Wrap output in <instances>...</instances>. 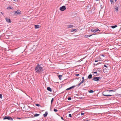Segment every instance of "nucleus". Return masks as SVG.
Here are the masks:
<instances>
[{
  "label": "nucleus",
  "mask_w": 121,
  "mask_h": 121,
  "mask_svg": "<svg viewBox=\"0 0 121 121\" xmlns=\"http://www.w3.org/2000/svg\"><path fill=\"white\" fill-rule=\"evenodd\" d=\"M40 115L39 114H36L34 115V117H38Z\"/></svg>",
  "instance_id": "20"
},
{
  "label": "nucleus",
  "mask_w": 121,
  "mask_h": 121,
  "mask_svg": "<svg viewBox=\"0 0 121 121\" xmlns=\"http://www.w3.org/2000/svg\"><path fill=\"white\" fill-rule=\"evenodd\" d=\"M81 115H83L84 114V113H83L82 112L81 113Z\"/></svg>",
  "instance_id": "34"
},
{
  "label": "nucleus",
  "mask_w": 121,
  "mask_h": 121,
  "mask_svg": "<svg viewBox=\"0 0 121 121\" xmlns=\"http://www.w3.org/2000/svg\"><path fill=\"white\" fill-rule=\"evenodd\" d=\"M103 95L104 96L106 97L111 96L112 95H105L104 94H103Z\"/></svg>",
  "instance_id": "10"
},
{
  "label": "nucleus",
  "mask_w": 121,
  "mask_h": 121,
  "mask_svg": "<svg viewBox=\"0 0 121 121\" xmlns=\"http://www.w3.org/2000/svg\"><path fill=\"white\" fill-rule=\"evenodd\" d=\"M53 100H54V99H53V98H52V100H51V104H52L53 102Z\"/></svg>",
  "instance_id": "29"
},
{
  "label": "nucleus",
  "mask_w": 121,
  "mask_h": 121,
  "mask_svg": "<svg viewBox=\"0 0 121 121\" xmlns=\"http://www.w3.org/2000/svg\"><path fill=\"white\" fill-rule=\"evenodd\" d=\"M37 48V46H36L34 45L31 48V51L33 52Z\"/></svg>",
  "instance_id": "4"
},
{
  "label": "nucleus",
  "mask_w": 121,
  "mask_h": 121,
  "mask_svg": "<svg viewBox=\"0 0 121 121\" xmlns=\"http://www.w3.org/2000/svg\"><path fill=\"white\" fill-rule=\"evenodd\" d=\"M92 35H86L84 36L86 37V38H88V37H90Z\"/></svg>",
  "instance_id": "16"
},
{
  "label": "nucleus",
  "mask_w": 121,
  "mask_h": 121,
  "mask_svg": "<svg viewBox=\"0 0 121 121\" xmlns=\"http://www.w3.org/2000/svg\"><path fill=\"white\" fill-rule=\"evenodd\" d=\"M4 120L8 119L10 120L13 121V119L11 117L9 116H5L3 118Z\"/></svg>",
  "instance_id": "2"
},
{
  "label": "nucleus",
  "mask_w": 121,
  "mask_h": 121,
  "mask_svg": "<svg viewBox=\"0 0 121 121\" xmlns=\"http://www.w3.org/2000/svg\"><path fill=\"white\" fill-rule=\"evenodd\" d=\"M35 70L36 73H39L43 70V68L41 67L40 65H38L35 68Z\"/></svg>",
  "instance_id": "1"
},
{
  "label": "nucleus",
  "mask_w": 121,
  "mask_h": 121,
  "mask_svg": "<svg viewBox=\"0 0 121 121\" xmlns=\"http://www.w3.org/2000/svg\"><path fill=\"white\" fill-rule=\"evenodd\" d=\"M61 119H62L63 120H64V119H63V117H61Z\"/></svg>",
  "instance_id": "40"
},
{
  "label": "nucleus",
  "mask_w": 121,
  "mask_h": 121,
  "mask_svg": "<svg viewBox=\"0 0 121 121\" xmlns=\"http://www.w3.org/2000/svg\"><path fill=\"white\" fill-rule=\"evenodd\" d=\"M110 1H111V4H112L113 2V0H110Z\"/></svg>",
  "instance_id": "38"
},
{
  "label": "nucleus",
  "mask_w": 121,
  "mask_h": 121,
  "mask_svg": "<svg viewBox=\"0 0 121 121\" xmlns=\"http://www.w3.org/2000/svg\"><path fill=\"white\" fill-rule=\"evenodd\" d=\"M85 80H82V81L78 85V87L82 83L84 82Z\"/></svg>",
  "instance_id": "9"
},
{
  "label": "nucleus",
  "mask_w": 121,
  "mask_h": 121,
  "mask_svg": "<svg viewBox=\"0 0 121 121\" xmlns=\"http://www.w3.org/2000/svg\"><path fill=\"white\" fill-rule=\"evenodd\" d=\"M101 70V68H98L97 69V70H96V71L97 72V71H99V72H100V71Z\"/></svg>",
  "instance_id": "22"
},
{
  "label": "nucleus",
  "mask_w": 121,
  "mask_h": 121,
  "mask_svg": "<svg viewBox=\"0 0 121 121\" xmlns=\"http://www.w3.org/2000/svg\"><path fill=\"white\" fill-rule=\"evenodd\" d=\"M47 89L50 92H51L52 91V90L49 87H47Z\"/></svg>",
  "instance_id": "14"
},
{
  "label": "nucleus",
  "mask_w": 121,
  "mask_h": 121,
  "mask_svg": "<svg viewBox=\"0 0 121 121\" xmlns=\"http://www.w3.org/2000/svg\"><path fill=\"white\" fill-rule=\"evenodd\" d=\"M68 28H71L73 27V25H69L67 26Z\"/></svg>",
  "instance_id": "11"
},
{
  "label": "nucleus",
  "mask_w": 121,
  "mask_h": 121,
  "mask_svg": "<svg viewBox=\"0 0 121 121\" xmlns=\"http://www.w3.org/2000/svg\"><path fill=\"white\" fill-rule=\"evenodd\" d=\"M69 116L70 117H72L71 115V114H69Z\"/></svg>",
  "instance_id": "32"
},
{
  "label": "nucleus",
  "mask_w": 121,
  "mask_h": 121,
  "mask_svg": "<svg viewBox=\"0 0 121 121\" xmlns=\"http://www.w3.org/2000/svg\"><path fill=\"white\" fill-rule=\"evenodd\" d=\"M35 28L36 29L39 28V25H35Z\"/></svg>",
  "instance_id": "13"
},
{
  "label": "nucleus",
  "mask_w": 121,
  "mask_h": 121,
  "mask_svg": "<svg viewBox=\"0 0 121 121\" xmlns=\"http://www.w3.org/2000/svg\"><path fill=\"white\" fill-rule=\"evenodd\" d=\"M114 8L116 10V12H117L118 10V7L117 6H115L114 7Z\"/></svg>",
  "instance_id": "12"
},
{
  "label": "nucleus",
  "mask_w": 121,
  "mask_h": 121,
  "mask_svg": "<svg viewBox=\"0 0 121 121\" xmlns=\"http://www.w3.org/2000/svg\"><path fill=\"white\" fill-rule=\"evenodd\" d=\"M68 99L69 100H71V97H69L68 98Z\"/></svg>",
  "instance_id": "31"
},
{
  "label": "nucleus",
  "mask_w": 121,
  "mask_h": 121,
  "mask_svg": "<svg viewBox=\"0 0 121 121\" xmlns=\"http://www.w3.org/2000/svg\"><path fill=\"white\" fill-rule=\"evenodd\" d=\"M13 9V8L12 7H9L7 8L8 9Z\"/></svg>",
  "instance_id": "15"
},
{
  "label": "nucleus",
  "mask_w": 121,
  "mask_h": 121,
  "mask_svg": "<svg viewBox=\"0 0 121 121\" xmlns=\"http://www.w3.org/2000/svg\"><path fill=\"white\" fill-rule=\"evenodd\" d=\"M21 12L20 11L17 10L15 12V14L17 13L18 14H20L21 13Z\"/></svg>",
  "instance_id": "8"
},
{
  "label": "nucleus",
  "mask_w": 121,
  "mask_h": 121,
  "mask_svg": "<svg viewBox=\"0 0 121 121\" xmlns=\"http://www.w3.org/2000/svg\"><path fill=\"white\" fill-rule=\"evenodd\" d=\"M93 73L94 74H96L97 73V72H94V70H93Z\"/></svg>",
  "instance_id": "30"
},
{
  "label": "nucleus",
  "mask_w": 121,
  "mask_h": 121,
  "mask_svg": "<svg viewBox=\"0 0 121 121\" xmlns=\"http://www.w3.org/2000/svg\"><path fill=\"white\" fill-rule=\"evenodd\" d=\"M48 114V113L46 112L45 113L43 114V115L44 117H45L47 116Z\"/></svg>",
  "instance_id": "18"
},
{
  "label": "nucleus",
  "mask_w": 121,
  "mask_h": 121,
  "mask_svg": "<svg viewBox=\"0 0 121 121\" xmlns=\"http://www.w3.org/2000/svg\"><path fill=\"white\" fill-rule=\"evenodd\" d=\"M84 78L83 77L82 78V80H85L84 79Z\"/></svg>",
  "instance_id": "37"
},
{
  "label": "nucleus",
  "mask_w": 121,
  "mask_h": 121,
  "mask_svg": "<svg viewBox=\"0 0 121 121\" xmlns=\"http://www.w3.org/2000/svg\"><path fill=\"white\" fill-rule=\"evenodd\" d=\"M62 77V76L61 75H59L58 76V77L59 78V79L60 80H61V77Z\"/></svg>",
  "instance_id": "23"
},
{
  "label": "nucleus",
  "mask_w": 121,
  "mask_h": 121,
  "mask_svg": "<svg viewBox=\"0 0 121 121\" xmlns=\"http://www.w3.org/2000/svg\"><path fill=\"white\" fill-rule=\"evenodd\" d=\"M98 60H95V62H98Z\"/></svg>",
  "instance_id": "41"
},
{
  "label": "nucleus",
  "mask_w": 121,
  "mask_h": 121,
  "mask_svg": "<svg viewBox=\"0 0 121 121\" xmlns=\"http://www.w3.org/2000/svg\"><path fill=\"white\" fill-rule=\"evenodd\" d=\"M92 77V75L91 74L89 75L88 77V78L89 79L91 78Z\"/></svg>",
  "instance_id": "19"
},
{
  "label": "nucleus",
  "mask_w": 121,
  "mask_h": 121,
  "mask_svg": "<svg viewBox=\"0 0 121 121\" xmlns=\"http://www.w3.org/2000/svg\"><path fill=\"white\" fill-rule=\"evenodd\" d=\"M75 86H72V87H70V88H67V89H66V90H69L70 89H72V88H73L74 87H75Z\"/></svg>",
  "instance_id": "17"
},
{
  "label": "nucleus",
  "mask_w": 121,
  "mask_h": 121,
  "mask_svg": "<svg viewBox=\"0 0 121 121\" xmlns=\"http://www.w3.org/2000/svg\"><path fill=\"white\" fill-rule=\"evenodd\" d=\"M75 75L77 76H78L79 75V74H76Z\"/></svg>",
  "instance_id": "36"
},
{
  "label": "nucleus",
  "mask_w": 121,
  "mask_h": 121,
  "mask_svg": "<svg viewBox=\"0 0 121 121\" xmlns=\"http://www.w3.org/2000/svg\"><path fill=\"white\" fill-rule=\"evenodd\" d=\"M94 92V91H93L92 90H90V91H89V92L90 93H93Z\"/></svg>",
  "instance_id": "25"
},
{
  "label": "nucleus",
  "mask_w": 121,
  "mask_h": 121,
  "mask_svg": "<svg viewBox=\"0 0 121 121\" xmlns=\"http://www.w3.org/2000/svg\"><path fill=\"white\" fill-rule=\"evenodd\" d=\"M77 31V30L76 29H74L72 30H71V32H73L74 31H75V32H76Z\"/></svg>",
  "instance_id": "24"
},
{
  "label": "nucleus",
  "mask_w": 121,
  "mask_h": 121,
  "mask_svg": "<svg viewBox=\"0 0 121 121\" xmlns=\"http://www.w3.org/2000/svg\"><path fill=\"white\" fill-rule=\"evenodd\" d=\"M54 111L55 112H57L58 111V110L57 109H56L54 108Z\"/></svg>",
  "instance_id": "28"
},
{
  "label": "nucleus",
  "mask_w": 121,
  "mask_h": 121,
  "mask_svg": "<svg viewBox=\"0 0 121 121\" xmlns=\"http://www.w3.org/2000/svg\"><path fill=\"white\" fill-rule=\"evenodd\" d=\"M109 91V92H111V91H114L112 90H109V91Z\"/></svg>",
  "instance_id": "33"
},
{
  "label": "nucleus",
  "mask_w": 121,
  "mask_h": 121,
  "mask_svg": "<svg viewBox=\"0 0 121 121\" xmlns=\"http://www.w3.org/2000/svg\"><path fill=\"white\" fill-rule=\"evenodd\" d=\"M5 19L6 21L8 22L11 23L12 22L11 20L10 19L8 18L7 17L5 18Z\"/></svg>",
  "instance_id": "6"
},
{
  "label": "nucleus",
  "mask_w": 121,
  "mask_h": 121,
  "mask_svg": "<svg viewBox=\"0 0 121 121\" xmlns=\"http://www.w3.org/2000/svg\"><path fill=\"white\" fill-rule=\"evenodd\" d=\"M35 105L37 106H40L39 104H35Z\"/></svg>",
  "instance_id": "26"
},
{
  "label": "nucleus",
  "mask_w": 121,
  "mask_h": 121,
  "mask_svg": "<svg viewBox=\"0 0 121 121\" xmlns=\"http://www.w3.org/2000/svg\"><path fill=\"white\" fill-rule=\"evenodd\" d=\"M99 78H100L99 77H95L93 78V80L96 81H99Z\"/></svg>",
  "instance_id": "5"
},
{
  "label": "nucleus",
  "mask_w": 121,
  "mask_h": 121,
  "mask_svg": "<svg viewBox=\"0 0 121 121\" xmlns=\"http://www.w3.org/2000/svg\"><path fill=\"white\" fill-rule=\"evenodd\" d=\"M88 121L87 120V121Z\"/></svg>",
  "instance_id": "43"
},
{
  "label": "nucleus",
  "mask_w": 121,
  "mask_h": 121,
  "mask_svg": "<svg viewBox=\"0 0 121 121\" xmlns=\"http://www.w3.org/2000/svg\"><path fill=\"white\" fill-rule=\"evenodd\" d=\"M91 31L93 32H96L98 31H100V30L98 28H97L95 30L92 29L91 30Z\"/></svg>",
  "instance_id": "7"
},
{
  "label": "nucleus",
  "mask_w": 121,
  "mask_h": 121,
  "mask_svg": "<svg viewBox=\"0 0 121 121\" xmlns=\"http://www.w3.org/2000/svg\"><path fill=\"white\" fill-rule=\"evenodd\" d=\"M104 66L105 67H107V66L106 65H104Z\"/></svg>",
  "instance_id": "39"
},
{
  "label": "nucleus",
  "mask_w": 121,
  "mask_h": 121,
  "mask_svg": "<svg viewBox=\"0 0 121 121\" xmlns=\"http://www.w3.org/2000/svg\"><path fill=\"white\" fill-rule=\"evenodd\" d=\"M0 98L1 99H2V95L0 94Z\"/></svg>",
  "instance_id": "27"
},
{
  "label": "nucleus",
  "mask_w": 121,
  "mask_h": 121,
  "mask_svg": "<svg viewBox=\"0 0 121 121\" xmlns=\"http://www.w3.org/2000/svg\"><path fill=\"white\" fill-rule=\"evenodd\" d=\"M102 56H103V57H104V55H102Z\"/></svg>",
  "instance_id": "42"
},
{
  "label": "nucleus",
  "mask_w": 121,
  "mask_h": 121,
  "mask_svg": "<svg viewBox=\"0 0 121 121\" xmlns=\"http://www.w3.org/2000/svg\"><path fill=\"white\" fill-rule=\"evenodd\" d=\"M66 9V7L64 6H63L62 7H60V8L59 9L61 11H63L65 10Z\"/></svg>",
  "instance_id": "3"
},
{
  "label": "nucleus",
  "mask_w": 121,
  "mask_h": 121,
  "mask_svg": "<svg viewBox=\"0 0 121 121\" xmlns=\"http://www.w3.org/2000/svg\"><path fill=\"white\" fill-rule=\"evenodd\" d=\"M17 119H21V118H19V117H17Z\"/></svg>",
  "instance_id": "35"
},
{
  "label": "nucleus",
  "mask_w": 121,
  "mask_h": 121,
  "mask_svg": "<svg viewBox=\"0 0 121 121\" xmlns=\"http://www.w3.org/2000/svg\"><path fill=\"white\" fill-rule=\"evenodd\" d=\"M117 27V26L116 25H115V26H111V27L112 28H115Z\"/></svg>",
  "instance_id": "21"
}]
</instances>
